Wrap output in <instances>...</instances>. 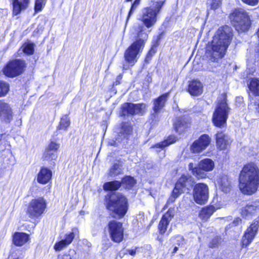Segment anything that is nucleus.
Here are the masks:
<instances>
[{
	"label": "nucleus",
	"mask_w": 259,
	"mask_h": 259,
	"mask_svg": "<svg viewBox=\"0 0 259 259\" xmlns=\"http://www.w3.org/2000/svg\"><path fill=\"white\" fill-rule=\"evenodd\" d=\"M232 37L230 27L225 25L218 29L206 50V55L211 61L217 62L224 57Z\"/></svg>",
	"instance_id": "f257e3e1"
},
{
	"label": "nucleus",
	"mask_w": 259,
	"mask_h": 259,
	"mask_svg": "<svg viewBox=\"0 0 259 259\" xmlns=\"http://www.w3.org/2000/svg\"><path fill=\"white\" fill-rule=\"evenodd\" d=\"M132 31L135 35L136 41L124 52L125 63L123 64V69H127L130 66H133L137 62L138 56L142 52L148 37V34L142 25L133 27Z\"/></svg>",
	"instance_id": "f03ea898"
},
{
	"label": "nucleus",
	"mask_w": 259,
	"mask_h": 259,
	"mask_svg": "<svg viewBox=\"0 0 259 259\" xmlns=\"http://www.w3.org/2000/svg\"><path fill=\"white\" fill-rule=\"evenodd\" d=\"M132 31L135 35L136 41L124 52L125 63L123 64V69H127L130 66H133L137 62L138 56L142 52L148 37V34L142 25L133 27Z\"/></svg>",
	"instance_id": "7ed1b4c3"
},
{
	"label": "nucleus",
	"mask_w": 259,
	"mask_h": 259,
	"mask_svg": "<svg viewBox=\"0 0 259 259\" xmlns=\"http://www.w3.org/2000/svg\"><path fill=\"white\" fill-rule=\"evenodd\" d=\"M239 187L244 194L251 195L259 187V168L253 162L244 165L239 177Z\"/></svg>",
	"instance_id": "20e7f679"
},
{
	"label": "nucleus",
	"mask_w": 259,
	"mask_h": 259,
	"mask_svg": "<svg viewBox=\"0 0 259 259\" xmlns=\"http://www.w3.org/2000/svg\"><path fill=\"white\" fill-rule=\"evenodd\" d=\"M107 209L114 218H123L127 211V201L126 198L119 193H112L106 196L105 200Z\"/></svg>",
	"instance_id": "39448f33"
},
{
	"label": "nucleus",
	"mask_w": 259,
	"mask_h": 259,
	"mask_svg": "<svg viewBox=\"0 0 259 259\" xmlns=\"http://www.w3.org/2000/svg\"><path fill=\"white\" fill-rule=\"evenodd\" d=\"M230 19L238 31H245L249 29L250 19L247 12L242 9L235 10L230 15Z\"/></svg>",
	"instance_id": "423d86ee"
},
{
	"label": "nucleus",
	"mask_w": 259,
	"mask_h": 259,
	"mask_svg": "<svg viewBox=\"0 0 259 259\" xmlns=\"http://www.w3.org/2000/svg\"><path fill=\"white\" fill-rule=\"evenodd\" d=\"M229 111L230 108L225 99L219 100L212 117V121L214 125L219 127L225 126Z\"/></svg>",
	"instance_id": "0eeeda50"
},
{
	"label": "nucleus",
	"mask_w": 259,
	"mask_h": 259,
	"mask_svg": "<svg viewBox=\"0 0 259 259\" xmlns=\"http://www.w3.org/2000/svg\"><path fill=\"white\" fill-rule=\"evenodd\" d=\"M193 182L191 176L183 175L176 184L168 202H173L179 196L184 192L185 189L188 190L193 186Z\"/></svg>",
	"instance_id": "6e6552de"
},
{
	"label": "nucleus",
	"mask_w": 259,
	"mask_h": 259,
	"mask_svg": "<svg viewBox=\"0 0 259 259\" xmlns=\"http://www.w3.org/2000/svg\"><path fill=\"white\" fill-rule=\"evenodd\" d=\"M46 207V200L43 197H38L29 202L27 213L30 218H37L44 212Z\"/></svg>",
	"instance_id": "1a4fd4ad"
},
{
	"label": "nucleus",
	"mask_w": 259,
	"mask_h": 259,
	"mask_svg": "<svg viewBox=\"0 0 259 259\" xmlns=\"http://www.w3.org/2000/svg\"><path fill=\"white\" fill-rule=\"evenodd\" d=\"M25 67L24 61L15 59L8 62L3 68V72L6 76L14 77L22 73Z\"/></svg>",
	"instance_id": "9d476101"
},
{
	"label": "nucleus",
	"mask_w": 259,
	"mask_h": 259,
	"mask_svg": "<svg viewBox=\"0 0 259 259\" xmlns=\"http://www.w3.org/2000/svg\"><path fill=\"white\" fill-rule=\"evenodd\" d=\"M193 196L197 203L205 204L209 196V189L207 185L204 183L196 184L193 189Z\"/></svg>",
	"instance_id": "9b49d317"
},
{
	"label": "nucleus",
	"mask_w": 259,
	"mask_h": 259,
	"mask_svg": "<svg viewBox=\"0 0 259 259\" xmlns=\"http://www.w3.org/2000/svg\"><path fill=\"white\" fill-rule=\"evenodd\" d=\"M108 230L111 240L117 243H119L123 239V228L122 224L112 221L108 224Z\"/></svg>",
	"instance_id": "f8f14e48"
},
{
	"label": "nucleus",
	"mask_w": 259,
	"mask_h": 259,
	"mask_svg": "<svg viewBox=\"0 0 259 259\" xmlns=\"http://www.w3.org/2000/svg\"><path fill=\"white\" fill-rule=\"evenodd\" d=\"M157 14L153 11V8L147 7L143 10V15L141 18V21L143 24H138L135 25L133 27L138 25L144 26L145 31L148 34L150 30H146L145 27L149 29L154 25L157 21Z\"/></svg>",
	"instance_id": "ddd939ff"
},
{
	"label": "nucleus",
	"mask_w": 259,
	"mask_h": 259,
	"mask_svg": "<svg viewBox=\"0 0 259 259\" xmlns=\"http://www.w3.org/2000/svg\"><path fill=\"white\" fill-rule=\"evenodd\" d=\"M146 105L144 103L134 104L126 103L121 107V116L134 114H143L145 112Z\"/></svg>",
	"instance_id": "4468645a"
},
{
	"label": "nucleus",
	"mask_w": 259,
	"mask_h": 259,
	"mask_svg": "<svg viewBox=\"0 0 259 259\" xmlns=\"http://www.w3.org/2000/svg\"><path fill=\"white\" fill-rule=\"evenodd\" d=\"M132 133V127L127 122L122 123L120 132L118 134L115 140L110 139L108 145L113 146H118L119 144L123 142L128 139V136Z\"/></svg>",
	"instance_id": "2eb2a0df"
},
{
	"label": "nucleus",
	"mask_w": 259,
	"mask_h": 259,
	"mask_svg": "<svg viewBox=\"0 0 259 259\" xmlns=\"http://www.w3.org/2000/svg\"><path fill=\"white\" fill-rule=\"evenodd\" d=\"M210 142V138L207 135H203L195 141L191 146L190 150L194 153H199L204 150Z\"/></svg>",
	"instance_id": "dca6fc26"
},
{
	"label": "nucleus",
	"mask_w": 259,
	"mask_h": 259,
	"mask_svg": "<svg viewBox=\"0 0 259 259\" xmlns=\"http://www.w3.org/2000/svg\"><path fill=\"white\" fill-rule=\"evenodd\" d=\"M77 232V229H73L71 232L60 236V240L55 243L54 246V249L56 251H60L68 246L72 242L75 237V233Z\"/></svg>",
	"instance_id": "f3484780"
},
{
	"label": "nucleus",
	"mask_w": 259,
	"mask_h": 259,
	"mask_svg": "<svg viewBox=\"0 0 259 259\" xmlns=\"http://www.w3.org/2000/svg\"><path fill=\"white\" fill-rule=\"evenodd\" d=\"M259 227V222L254 221L247 228L242 239V247H244L248 245L253 240Z\"/></svg>",
	"instance_id": "a211bd4d"
},
{
	"label": "nucleus",
	"mask_w": 259,
	"mask_h": 259,
	"mask_svg": "<svg viewBox=\"0 0 259 259\" xmlns=\"http://www.w3.org/2000/svg\"><path fill=\"white\" fill-rule=\"evenodd\" d=\"M175 210L174 208H170L165 213L158 225V230L160 234L165 233L170 221L175 215Z\"/></svg>",
	"instance_id": "6ab92c4d"
},
{
	"label": "nucleus",
	"mask_w": 259,
	"mask_h": 259,
	"mask_svg": "<svg viewBox=\"0 0 259 259\" xmlns=\"http://www.w3.org/2000/svg\"><path fill=\"white\" fill-rule=\"evenodd\" d=\"M169 93H165L153 101V113L152 115L154 118L157 116L160 111L164 107L166 102L169 97Z\"/></svg>",
	"instance_id": "aec40b11"
},
{
	"label": "nucleus",
	"mask_w": 259,
	"mask_h": 259,
	"mask_svg": "<svg viewBox=\"0 0 259 259\" xmlns=\"http://www.w3.org/2000/svg\"><path fill=\"white\" fill-rule=\"evenodd\" d=\"M13 117L12 110L7 103L0 100V118L6 122H10Z\"/></svg>",
	"instance_id": "412c9836"
},
{
	"label": "nucleus",
	"mask_w": 259,
	"mask_h": 259,
	"mask_svg": "<svg viewBox=\"0 0 259 259\" xmlns=\"http://www.w3.org/2000/svg\"><path fill=\"white\" fill-rule=\"evenodd\" d=\"M232 140L230 137L223 132H218L216 134V144L218 148L220 150L227 149L231 144Z\"/></svg>",
	"instance_id": "4be33fe9"
},
{
	"label": "nucleus",
	"mask_w": 259,
	"mask_h": 259,
	"mask_svg": "<svg viewBox=\"0 0 259 259\" xmlns=\"http://www.w3.org/2000/svg\"><path fill=\"white\" fill-rule=\"evenodd\" d=\"M259 212V202H253L247 204L241 209V215L243 217L248 218Z\"/></svg>",
	"instance_id": "5701e85b"
},
{
	"label": "nucleus",
	"mask_w": 259,
	"mask_h": 259,
	"mask_svg": "<svg viewBox=\"0 0 259 259\" xmlns=\"http://www.w3.org/2000/svg\"><path fill=\"white\" fill-rule=\"evenodd\" d=\"M189 124V119L187 116L179 117L174 122V127L177 132L181 133L186 129Z\"/></svg>",
	"instance_id": "b1692460"
},
{
	"label": "nucleus",
	"mask_w": 259,
	"mask_h": 259,
	"mask_svg": "<svg viewBox=\"0 0 259 259\" xmlns=\"http://www.w3.org/2000/svg\"><path fill=\"white\" fill-rule=\"evenodd\" d=\"M177 140L178 139L176 136H170L166 140L156 144L153 147L159 149V150H156L157 152H162L161 156H160V157L163 158L165 156V151H163V148L165 147L175 143Z\"/></svg>",
	"instance_id": "393cba45"
},
{
	"label": "nucleus",
	"mask_w": 259,
	"mask_h": 259,
	"mask_svg": "<svg viewBox=\"0 0 259 259\" xmlns=\"http://www.w3.org/2000/svg\"><path fill=\"white\" fill-rule=\"evenodd\" d=\"M203 86L202 83L198 80H192L188 86V91L192 96H199L202 93Z\"/></svg>",
	"instance_id": "a878e982"
},
{
	"label": "nucleus",
	"mask_w": 259,
	"mask_h": 259,
	"mask_svg": "<svg viewBox=\"0 0 259 259\" xmlns=\"http://www.w3.org/2000/svg\"><path fill=\"white\" fill-rule=\"evenodd\" d=\"M52 173L47 168H42L37 175V182L42 184H46L51 180Z\"/></svg>",
	"instance_id": "bb28decb"
},
{
	"label": "nucleus",
	"mask_w": 259,
	"mask_h": 259,
	"mask_svg": "<svg viewBox=\"0 0 259 259\" xmlns=\"http://www.w3.org/2000/svg\"><path fill=\"white\" fill-rule=\"evenodd\" d=\"M13 6V14L15 15L19 14L21 11L25 9L28 6L29 0H12Z\"/></svg>",
	"instance_id": "cd10ccee"
},
{
	"label": "nucleus",
	"mask_w": 259,
	"mask_h": 259,
	"mask_svg": "<svg viewBox=\"0 0 259 259\" xmlns=\"http://www.w3.org/2000/svg\"><path fill=\"white\" fill-rule=\"evenodd\" d=\"M29 240V235L25 233L16 232L13 235L14 244L18 246H21L26 243Z\"/></svg>",
	"instance_id": "c85d7f7f"
},
{
	"label": "nucleus",
	"mask_w": 259,
	"mask_h": 259,
	"mask_svg": "<svg viewBox=\"0 0 259 259\" xmlns=\"http://www.w3.org/2000/svg\"><path fill=\"white\" fill-rule=\"evenodd\" d=\"M198 166L205 171H210L214 168V162L209 158H205L199 162Z\"/></svg>",
	"instance_id": "c756f323"
},
{
	"label": "nucleus",
	"mask_w": 259,
	"mask_h": 259,
	"mask_svg": "<svg viewBox=\"0 0 259 259\" xmlns=\"http://www.w3.org/2000/svg\"><path fill=\"white\" fill-rule=\"evenodd\" d=\"M218 182L219 184L220 188L222 191L227 193L230 190V181L227 176H222L219 179Z\"/></svg>",
	"instance_id": "7c9ffc66"
},
{
	"label": "nucleus",
	"mask_w": 259,
	"mask_h": 259,
	"mask_svg": "<svg viewBox=\"0 0 259 259\" xmlns=\"http://www.w3.org/2000/svg\"><path fill=\"white\" fill-rule=\"evenodd\" d=\"M250 91L255 96H259V79L252 78L248 84Z\"/></svg>",
	"instance_id": "2f4dec72"
},
{
	"label": "nucleus",
	"mask_w": 259,
	"mask_h": 259,
	"mask_svg": "<svg viewBox=\"0 0 259 259\" xmlns=\"http://www.w3.org/2000/svg\"><path fill=\"white\" fill-rule=\"evenodd\" d=\"M214 211V207L210 206L203 208L199 214L200 218L204 221H206L212 214Z\"/></svg>",
	"instance_id": "473e14b6"
},
{
	"label": "nucleus",
	"mask_w": 259,
	"mask_h": 259,
	"mask_svg": "<svg viewBox=\"0 0 259 259\" xmlns=\"http://www.w3.org/2000/svg\"><path fill=\"white\" fill-rule=\"evenodd\" d=\"M121 185V182L114 181L105 183L103 185V188L105 190L115 191L118 190L120 187Z\"/></svg>",
	"instance_id": "72a5a7b5"
},
{
	"label": "nucleus",
	"mask_w": 259,
	"mask_h": 259,
	"mask_svg": "<svg viewBox=\"0 0 259 259\" xmlns=\"http://www.w3.org/2000/svg\"><path fill=\"white\" fill-rule=\"evenodd\" d=\"M166 0H154L151 1V5L149 7L153 8V11L157 15L160 12L162 7L164 5Z\"/></svg>",
	"instance_id": "f704fd0d"
},
{
	"label": "nucleus",
	"mask_w": 259,
	"mask_h": 259,
	"mask_svg": "<svg viewBox=\"0 0 259 259\" xmlns=\"http://www.w3.org/2000/svg\"><path fill=\"white\" fill-rule=\"evenodd\" d=\"M170 241L175 245L178 246L180 247H183L186 244L184 237L181 235H177L171 237Z\"/></svg>",
	"instance_id": "c9c22d12"
},
{
	"label": "nucleus",
	"mask_w": 259,
	"mask_h": 259,
	"mask_svg": "<svg viewBox=\"0 0 259 259\" xmlns=\"http://www.w3.org/2000/svg\"><path fill=\"white\" fill-rule=\"evenodd\" d=\"M121 165L119 163H115L109 170V175L115 177L121 172Z\"/></svg>",
	"instance_id": "e433bc0d"
},
{
	"label": "nucleus",
	"mask_w": 259,
	"mask_h": 259,
	"mask_svg": "<svg viewBox=\"0 0 259 259\" xmlns=\"http://www.w3.org/2000/svg\"><path fill=\"white\" fill-rule=\"evenodd\" d=\"M122 184L125 185L126 188H132L136 183V181L133 177L131 176H125L122 178Z\"/></svg>",
	"instance_id": "4c0bfd02"
},
{
	"label": "nucleus",
	"mask_w": 259,
	"mask_h": 259,
	"mask_svg": "<svg viewBox=\"0 0 259 259\" xmlns=\"http://www.w3.org/2000/svg\"><path fill=\"white\" fill-rule=\"evenodd\" d=\"M70 122L68 116L67 115H64L61 118L58 128L59 130H66L70 125Z\"/></svg>",
	"instance_id": "58836bf2"
},
{
	"label": "nucleus",
	"mask_w": 259,
	"mask_h": 259,
	"mask_svg": "<svg viewBox=\"0 0 259 259\" xmlns=\"http://www.w3.org/2000/svg\"><path fill=\"white\" fill-rule=\"evenodd\" d=\"M44 157L47 160H55L57 157V152L46 149L44 153Z\"/></svg>",
	"instance_id": "ea45409f"
},
{
	"label": "nucleus",
	"mask_w": 259,
	"mask_h": 259,
	"mask_svg": "<svg viewBox=\"0 0 259 259\" xmlns=\"http://www.w3.org/2000/svg\"><path fill=\"white\" fill-rule=\"evenodd\" d=\"M9 91V84L5 82L0 81V97L5 96Z\"/></svg>",
	"instance_id": "a19ab883"
},
{
	"label": "nucleus",
	"mask_w": 259,
	"mask_h": 259,
	"mask_svg": "<svg viewBox=\"0 0 259 259\" xmlns=\"http://www.w3.org/2000/svg\"><path fill=\"white\" fill-rule=\"evenodd\" d=\"M22 51L27 55H31L34 52V45L33 44H25L22 47Z\"/></svg>",
	"instance_id": "79ce46f5"
},
{
	"label": "nucleus",
	"mask_w": 259,
	"mask_h": 259,
	"mask_svg": "<svg viewBox=\"0 0 259 259\" xmlns=\"http://www.w3.org/2000/svg\"><path fill=\"white\" fill-rule=\"evenodd\" d=\"M202 170H203L200 169L199 166L198 167H195V168L193 170V175L198 179L204 178L206 176V174Z\"/></svg>",
	"instance_id": "37998d69"
},
{
	"label": "nucleus",
	"mask_w": 259,
	"mask_h": 259,
	"mask_svg": "<svg viewBox=\"0 0 259 259\" xmlns=\"http://www.w3.org/2000/svg\"><path fill=\"white\" fill-rule=\"evenodd\" d=\"M46 3V0H35V11L36 12L40 11L45 7Z\"/></svg>",
	"instance_id": "c03bdc74"
},
{
	"label": "nucleus",
	"mask_w": 259,
	"mask_h": 259,
	"mask_svg": "<svg viewBox=\"0 0 259 259\" xmlns=\"http://www.w3.org/2000/svg\"><path fill=\"white\" fill-rule=\"evenodd\" d=\"M222 240L220 237L216 236L214 237L209 243L210 247H216L221 244Z\"/></svg>",
	"instance_id": "a18cd8bd"
},
{
	"label": "nucleus",
	"mask_w": 259,
	"mask_h": 259,
	"mask_svg": "<svg viewBox=\"0 0 259 259\" xmlns=\"http://www.w3.org/2000/svg\"><path fill=\"white\" fill-rule=\"evenodd\" d=\"M141 0H135L134 3L132 4V6L131 7V8L130 9V12H128V14L127 17L126 22L129 20L131 16L133 14L135 10L136 9V8L138 7L139 5L140 4Z\"/></svg>",
	"instance_id": "49530a36"
},
{
	"label": "nucleus",
	"mask_w": 259,
	"mask_h": 259,
	"mask_svg": "<svg viewBox=\"0 0 259 259\" xmlns=\"http://www.w3.org/2000/svg\"><path fill=\"white\" fill-rule=\"evenodd\" d=\"M60 147V145L56 142L52 141L48 145L46 149H48L50 150H52L55 152L57 151L58 149Z\"/></svg>",
	"instance_id": "de8ad7c7"
},
{
	"label": "nucleus",
	"mask_w": 259,
	"mask_h": 259,
	"mask_svg": "<svg viewBox=\"0 0 259 259\" xmlns=\"http://www.w3.org/2000/svg\"><path fill=\"white\" fill-rule=\"evenodd\" d=\"M221 4V0H212L211 4V8L213 10H215L220 7Z\"/></svg>",
	"instance_id": "09e8293b"
},
{
	"label": "nucleus",
	"mask_w": 259,
	"mask_h": 259,
	"mask_svg": "<svg viewBox=\"0 0 259 259\" xmlns=\"http://www.w3.org/2000/svg\"><path fill=\"white\" fill-rule=\"evenodd\" d=\"M57 259H75V258L73 255H72L70 253H66L63 255H59Z\"/></svg>",
	"instance_id": "8fccbe9b"
},
{
	"label": "nucleus",
	"mask_w": 259,
	"mask_h": 259,
	"mask_svg": "<svg viewBox=\"0 0 259 259\" xmlns=\"http://www.w3.org/2000/svg\"><path fill=\"white\" fill-rule=\"evenodd\" d=\"M244 3L248 5L254 6H256L258 3V0H241Z\"/></svg>",
	"instance_id": "3c124183"
},
{
	"label": "nucleus",
	"mask_w": 259,
	"mask_h": 259,
	"mask_svg": "<svg viewBox=\"0 0 259 259\" xmlns=\"http://www.w3.org/2000/svg\"><path fill=\"white\" fill-rule=\"evenodd\" d=\"M241 220L240 218H236L235 219L233 222L232 223V224L229 225V228H231V227H233L234 226H236L239 225L241 223Z\"/></svg>",
	"instance_id": "603ef678"
},
{
	"label": "nucleus",
	"mask_w": 259,
	"mask_h": 259,
	"mask_svg": "<svg viewBox=\"0 0 259 259\" xmlns=\"http://www.w3.org/2000/svg\"><path fill=\"white\" fill-rule=\"evenodd\" d=\"M153 54H154V52H153L152 50L149 51L147 55V56L146 58V61H148V60L149 59H150L151 57H152V56L153 55Z\"/></svg>",
	"instance_id": "864d4df0"
},
{
	"label": "nucleus",
	"mask_w": 259,
	"mask_h": 259,
	"mask_svg": "<svg viewBox=\"0 0 259 259\" xmlns=\"http://www.w3.org/2000/svg\"><path fill=\"white\" fill-rule=\"evenodd\" d=\"M129 254L132 255H134L136 252V249H132L128 250Z\"/></svg>",
	"instance_id": "5fc2aeb1"
},
{
	"label": "nucleus",
	"mask_w": 259,
	"mask_h": 259,
	"mask_svg": "<svg viewBox=\"0 0 259 259\" xmlns=\"http://www.w3.org/2000/svg\"><path fill=\"white\" fill-rule=\"evenodd\" d=\"M196 167H194V164L193 163H190L188 165V168L189 170H192V172L193 173V170Z\"/></svg>",
	"instance_id": "6e6d98bb"
},
{
	"label": "nucleus",
	"mask_w": 259,
	"mask_h": 259,
	"mask_svg": "<svg viewBox=\"0 0 259 259\" xmlns=\"http://www.w3.org/2000/svg\"><path fill=\"white\" fill-rule=\"evenodd\" d=\"M179 247H179L178 246L175 245V247H174V248L173 249V250L172 251V254H174L175 253H176Z\"/></svg>",
	"instance_id": "4d7b16f0"
},
{
	"label": "nucleus",
	"mask_w": 259,
	"mask_h": 259,
	"mask_svg": "<svg viewBox=\"0 0 259 259\" xmlns=\"http://www.w3.org/2000/svg\"><path fill=\"white\" fill-rule=\"evenodd\" d=\"M256 34H257L258 37H259V29H258V31L256 32Z\"/></svg>",
	"instance_id": "13d9d810"
},
{
	"label": "nucleus",
	"mask_w": 259,
	"mask_h": 259,
	"mask_svg": "<svg viewBox=\"0 0 259 259\" xmlns=\"http://www.w3.org/2000/svg\"><path fill=\"white\" fill-rule=\"evenodd\" d=\"M126 1H128V2L132 1V0H126Z\"/></svg>",
	"instance_id": "bf43d9fd"
}]
</instances>
